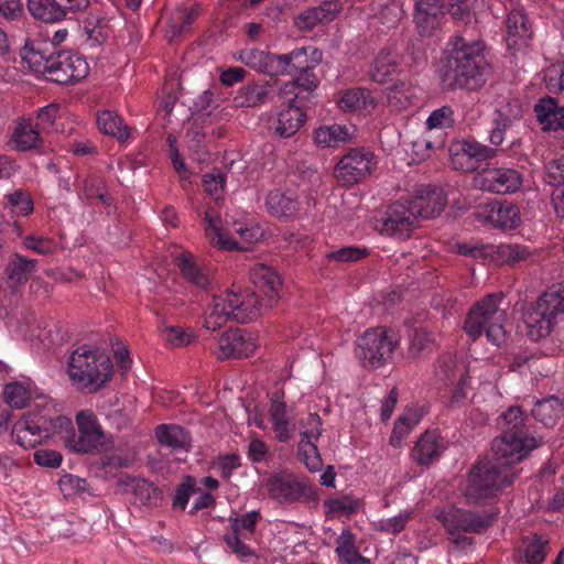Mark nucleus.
Returning <instances> with one entry per match:
<instances>
[{"label":"nucleus","mask_w":564,"mask_h":564,"mask_svg":"<svg viewBox=\"0 0 564 564\" xmlns=\"http://www.w3.org/2000/svg\"><path fill=\"white\" fill-rule=\"evenodd\" d=\"M444 63V80L449 86L477 90L487 80L489 63L484 54L485 45L478 40L454 35L448 42Z\"/></svg>","instance_id":"1"},{"label":"nucleus","mask_w":564,"mask_h":564,"mask_svg":"<svg viewBox=\"0 0 564 564\" xmlns=\"http://www.w3.org/2000/svg\"><path fill=\"white\" fill-rule=\"evenodd\" d=\"M501 434L492 442V453L511 462L522 460L531 451L543 443L542 436H535L528 424V416L518 405L509 406L499 417Z\"/></svg>","instance_id":"2"},{"label":"nucleus","mask_w":564,"mask_h":564,"mask_svg":"<svg viewBox=\"0 0 564 564\" xmlns=\"http://www.w3.org/2000/svg\"><path fill=\"white\" fill-rule=\"evenodd\" d=\"M508 457L501 458L492 453V458L477 462L469 470L464 496L469 503L489 499L506 486L513 482L517 473Z\"/></svg>","instance_id":"3"},{"label":"nucleus","mask_w":564,"mask_h":564,"mask_svg":"<svg viewBox=\"0 0 564 564\" xmlns=\"http://www.w3.org/2000/svg\"><path fill=\"white\" fill-rule=\"evenodd\" d=\"M503 299L502 292L490 293L469 308L464 322V330L471 340L478 339L485 332L487 339L495 346L505 343L507 333L503 323L507 313L500 306Z\"/></svg>","instance_id":"4"},{"label":"nucleus","mask_w":564,"mask_h":564,"mask_svg":"<svg viewBox=\"0 0 564 564\" xmlns=\"http://www.w3.org/2000/svg\"><path fill=\"white\" fill-rule=\"evenodd\" d=\"M112 368L107 355L86 345L74 350L68 359V375L73 384L88 393L97 392L110 380Z\"/></svg>","instance_id":"5"},{"label":"nucleus","mask_w":564,"mask_h":564,"mask_svg":"<svg viewBox=\"0 0 564 564\" xmlns=\"http://www.w3.org/2000/svg\"><path fill=\"white\" fill-rule=\"evenodd\" d=\"M260 313V302L256 294L227 291L214 297V304L205 318L204 326L216 330L228 319L245 324L256 319Z\"/></svg>","instance_id":"6"},{"label":"nucleus","mask_w":564,"mask_h":564,"mask_svg":"<svg viewBox=\"0 0 564 564\" xmlns=\"http://www.w3.org/2000/svg\"><path fill=\"white\" fill-rule=\"evenodd\" d=\"M76 423L78 433H75L73 424L69 431L66 429L57 431L66 447L79 454L99 453L106 448V435L91 411H80L76 415Z\"/></svg>","instance_id":"7"},{"label":"nucleus","mask_w":564,"mask_h":564,"mask_svg":"<svg viewBox=\"0 0 564 564\" xmlns=\"http://www.w3.org/2000/svg\"><path fill=\"white\" fill-rule=\"evenodd\" d=\"M495 518L494 513L487 511L475 512L458 508H452L437 516L456 545H470L473 539L465 536L464 533L480 534L492 525Z\"/></svg>","instance_id":"8"},{"label":"nucleus","mask_w":564,"mask_h":564,"mask_svg":"<svg viewBox=\"0 0 564 564\" xmlns=\"http://www.w3.org/2000/svg\"><path fill=\"white\" fill-rule=\"evenodd\" d=\"M264 486L269 497L281 505L302 502L316 507L319 501L314 486L299 480L294 474L289 471L272 474L265 480Z\"/></svg>","instance_id":"9"},{"label":"nucleus","mask_w":564,"mask_h":564,"mask_svg":"<svg viewBox=\"0 0 564 564\" xmlns=\"http://www.w3.org/2000/svg\"><path fill=\"white\" fill-rule=\"evenodd\" d=\"M72 427V420L64 415L46 417L44 415L29 414L15 422L11 437L22 447H35L43 440L56 434L58 429Z\"/></svg>","instance_id":"10"},{"label":"nucleus","mask_w":564,"mask_h":564,"mask_svg":"<svg viewBox=\"0 0 564 564\" xmlns=\"http://www.w3.org/2000/svg\"><path fill=\"white\" fill-rule=\"evenodd\" d=\"M397 341L384 327L370 328L356 341L355 354L366 368L377 369L391 359Z\"/></svg>","instance_id":"11"},{"label":"nucleus","mask_w":564,"mask_h":564,"mask_svg":"<svg viewBox=\"0 0 564 564\" xmlns=\"http://www.w3.org/2000/svg\"><path fill=\"white\" fill-rule=\"evenodd\" d=\"M417 224L408 199L390 204L381 217L376 218L375 228L389 237L409 238Z\"/></svg>","instance_id":"12"},{"label":"nucleus","mask_w":564,"mask_h":564,"mask_svg":"<svg viewBox=\"0 0 564 564\" xmlns=\"http://www.w3.org/2000/svg\"><path fill=\"white\" fill-rule=\"evenodd\" d=\"M376 165L372 152L364 148L351 149L338 161L334 175L343 185L351 186L370 175Z\"/></svg>","instance_id":"13"},{"label":"nucleus","mask_w":564,"mask_h":564,"mask_svg":"<svg viewBox=\"0 0 564 564\" xmlns=\"http://www.w3.org/2000/svg\"><path fill=\"white\" fill-rule=\"evenodd\" d=\"M88 72V63L83 56L70 51H58L51 56V64L45 78L65 85L85 78Z\"/></svg>","instance_id":"14"},{"label":"nucleus","mask_w":564,"mask_h":564,"mask_svg":"<svg viewBox=\"0 0 564 564\" xmlns=\"http://www.w3.org/2000/svg\"><path fill=\"white\" fill-rule=\"evenodd\" d=\"M451 162L455 170L464 173L475 172L484 162L496 156L497 151L475 140H460L451 149Z\"/></svg>","instance_id":"15"},{"label":"nucleus","mask_w":564,"mask_h":564,"mask_svg":"<svg viewBox=\"0 0 564 564\" xmlns=\"http://www.w3.org/2000/svg\"><path fill=\"white\" fill-rule=\"evenodd\" d=\"M90 0H28L30 13L44 22H58L85 11Z\"/></svg>","instance_id":"16"},{"label":"nucleus","mask_w":564,"mask_h":564,"mask_svg":"<svg viewBox=\"0 0 564 564\" xmlns=\"http://www.w3.org/2000/svg\"><path fill=\"white\" fill-rule=\"evenodd\" d=\"M475 183L482 191L508 194L521 187L522 175L518 170L510 167H490L479 172Z\"/></svg>","instance_id":"17"},{"label":"nucleus","mask_w":564,"mask_h":564,"mask_svg":"<svg viewBox=\"0 0 564 564\" xmlns=\"http://www.w3.org/2000/svg\"><path fill=\"white\" fill-rule=\"evenodd\" d=\"M256 349L250 334L241 328H230L218 339L216 356L218 359L248 357Z\"/></svg>","instance_id":"18"},{"label":"nucleus","mask_w":564,"mask_h":564,"mask_svg":"<svg viewBox=\"0 0 564 564\" xmlns=\"http://www.w3.org/2000/svg\"><path fill=\"white\" fill-rule=\"evenodd\" d=\"M408 202L417 220L420 217L429 219L438 216L447 204L443 189L430 185L417 189L415 196Z\"/></svg>","instance_id":"19"},{"label":"nucleus","mask_w":564,"mask_h":564,"mask_svg":"<svg viewBox=\"0 0 564 564\" xmlns=\"http://www.w3.org/2000/svg\"><path fill=\"white\" fill-rule=\"evenodd\" d=\"M444 15L442 0H415L414 22L421 34H431Z\"/></svg>","instance_id":"20"},{"label":"nucleus","mask_w":564,"mask_h":564,"mask_svg":"<svg viewBox=\"0 0 564 564\" xmlns=\"http://www.w3.org/2000/svg\"><path fill=\"white\" fill-rule=\"evenodd\" d=\"M251 282L260 288L268 301V306H272L279 299V291L282 285L281 276L276 271L263 263H257L250 269Z\"/></svg>","instance_id":"21"},{"label":"nucleus","mask_w":564,"mask_h":564,"mask_svg":"<svg viewBox=\"0 0 564 564\" xmlns=\"http://www.w3.org/2000/svg\"><path fill=\"white\" fill-rule=\"evenodd\" d=\"M445 449L444 443L436 431H426L415 443L411 453L419 465H429L436 460Z\"/></svg>","instance_id":"22"},{"label":"nucleus","mask_w":564,"mask_h":564,"mask_svg":"<svg viewBox=\"0 0 564 564\" xmlns=\"http://www.w3.org/2000/svg\"><path fill=\"white\" fill-rule=\"evenodd\" d=\"M534 113L543 131L564 129V106L552 97H543L534 106Z\"/></svg>","instance_id":"23"},{"label":"nucleus","mask_w":564,"mask_h":564,"mask_svg":"<svg viewBox=\"0 0 564 564\" xmlns=\"http://www.w3.org/2000/svg\"><path fill=\"white\" fill-rule=\"evenodd\" d=\"M305 120L306 113L291 101V105L278 115L272 129L281 138H290L299 131Z\"/></svg>","instance_id":"24"},{"label":"nucleus","mask_w":564,"mask_h":564,"mask_svg":"<svg viewBox=\"0 0 564 564\" xmlns=\"http://www.w3.org/2000/svg\"><path fill=\"white\" fill-rule=\"evenodd\" d=\"M536 303L554 325L564 321V284L550 286Z\"/></svg>","instance_id":"25"},{"label":"nucleus","mask_w":564,"mask_h":564,"mask_svg":"<svg viewBox=\"0 0 564 564\" xmlns=\"http://www.w3.org/2000/svg\"><path fill=\"white\" fill-rule=\"evenodd\" d=\"M37 260L28 259L23 256L15 254L6 268L9 288L17 293L20 285L29 280V275L35 272Z\"/></svg>","instance_id":"26"},{"label":"nucleus","mask_w":564,"mask_h":564,"mask_svg":"<svg viewBox=\"0 0 564 564\" xmlns=\"http://www.w3.org/2000/svg\"><path fill=\"white\" fill-rule=\"evenodd\" d=\"M199 14V6H194L191 9L180 7L176 8L169 20L166 36L170 42L189 33L192 25Z\"/></svg>","instance_id":"27"},{"label":"nucleus","mask_w":564,"mask_h":564,"mask_svg":"<svg viewBox=\"0 0 564 564\" xmlns=\"http://www.w3.org/2000/svg\"><path fill=\"white\" fill-rule=\"evenodd\" d=\"M563 412L564 403L555 395L538 400L531 410L532 416L546 427H553L562 417Z\"/></svg>","instance_id":"28"},{"label":"nucleus","mask_w":564,"mask_h":564,"mask_svg":"<svg viewBox=\"0 0 564 564\" xmlns=\"http://www.w3.org/2000/svg\"><path fill=\"white\" fill-rule=\"evenodd\" d=\"M338 105L344 111L370 112L376 108L377 100L369 89L358 87L347 89L339 98Z\"/></svg>","instance_id":"29"},{"label":"nucleus","mask_w":564,"mask_h":564,"mask_svg":"<svg viewBox=\"0 0 564 564\" xmlns=\"http://www.w3.org/2000/svg\"><path fill=\"white\" fill-rule=\"evenodd\" d=\"M268 212L278 218H290L297 214L300 204L293 194L272 191L265 198Z\"/></svg>","instance_id":"30"},{"label":"nucleus","mask_w":564,"mask_h":564,"mask_svg":"<svg viewBox=\"0 0 564 564\" xmlns=\"http://www.w3.org/2000/svg\"><path fill=\"white\" fill-rule=\"evenodd\" d=\"M399 68V56L398 53L390 46L383 47L379 51L376 56L371 70L370 77L373 82L382 84L388 78L397 73Z\"/></svg>","instance_id":"31"},{"label":"nucleus","mask_w":564,"mask_h":564,"mask_svg":"<svg viewBox=\"0 0 564 564\" xmlns=\"http://www.w3.org/2000/svg\"><path fill=\"white\" fill-rule=\"evenodd\" d=\"M425 414L423 406H411L398 417L394 423L392 434L390 436V444L393 447H399L403 438L413 430Z\"/></svg>","instance_id":"32"},{"label":"nucleus","mask_w":564,"mask_h":564,"mask_svg":"<svg viewBox=\"0 0 564 564\" xmlns=\"http://www.w3.org/2000/svg\"><path fill=\"white\" fill-rule=\"evenodd\" d=\"M205 234L209 242L221 250H236L238 243L220 227V217L217 213L207 210L204 216Z\"/></svg>","instance_id":"33"},{"label":"nucleus","mask_w":564,"mask_h":564,"mask_svg":"<svg viewBox=\"0 0 564 564\" xmlns=\"http://www.w3.org/2000/svg\"><path fill=\"white\" fill-rule=\"evenodd\" d=\"M42 143L40 132L33 127L30 119H21L11 135L10 144L17 151H28Z\"/></svg>","instance_id":"34"},{"label":"nucleus","mask_w":564,"mask_h":564,"mask_svg":"<svg viewBox=\"0 0 564 564\" xmlns=\"http://www.w3.org/2000/svg\"><path fill=\"white\" fill-rule=\"evenodd\" d=\"M524 324L528 336L534 341L546 337L555 326L538 303L524 314Z\"/></svg>","instance_id":"35"},{"label":"nucleus","mask_w":564,"mask_h":564,"mask_svg":"<svg viewBox=\"0 0 564 564\" xmlns=\"http://www.w3.org/2000/svg\"><path fill=\"white\" fill-rule=\"evenodd\" d=\"M175 264L177 265V268L180 269L184 279L187 282H189L200 289H205L209 285V283H210L209 273L205 269H203L196 264L192 254L180 253L175 258Z\"/></svg>","instance_id":"36"},{"label":"nucleus","mask_w":564,"mask_h":564,"mask_svg":"<svg viewBox=\"0 0 564 564\" xmlns=\"http://www.w3.org/2000/svg\"><path fill=\"white\" fill-rule=\"evenodd\" d=\"M406 357L410 359L425 358L435 348V337L424 328H413L409 332Z\"/></svg>","instance_id":"37"},{"label":"nucleus","mask_w":564,"mask_h":564,"mask_svg":"<svg viewBox=\"0 0 564 564\" xmlns=\"http://www.w3.org/2000/svg\"><path fill=\"white\" fill-rule=\"evenodd\" d=\"M507 44L509 47L518 46L520 41L525 42L531 37L530 25L525 14L518 9L509 12L506 20Z\"/></svg>","instance_id":"38"},{"label":"nucleus","mask_w":564,"mask_h":564,"mask_svg":"<svg viewBox=\"0 0 564 564\" xmlns=\"http://www.w3.org/2000/svg\"><path fill=\"white\" fill-rule=\"evenodd\" d=\"M494 254L500 264L518 265L533 261L531 249L519 243H501L496 247Z\"/></svg>","instance_id":"39"},{"label":"nucleus","mask_w":564,"mask_h":564,"mask_svg":"<svg viewBox=\"0 0 564 564\" xmlns=\"http://www.w3.org/2000/svg\"><path fill=\"white\" fill-rule=\"evenodd\" d=\"M356 535L349 529L343 530L337 539L336 553L344 564H370V560L362 556L356 545Z\"/></svg>","instance_id":"40"},{"label":"nucleus","mask_w":564,"mask_h":564,"mask_svg":"<svg viewBox=\"0 0 564 564\" xmlns=\"http://www.w3.org/2000/svg\"><path fill=\"white\" fill-rule=\"evenodd\" d=\"M351 139V133L346 126H323L315 130L314 141L318 147L337 148Z\"/></svg>","instance_id":"41"},{"label":"nucleus","mask_w":564,"mask_h":564,"mask_svg":"<svg viewBox=\"0 0 564 564\" xmlns=\"http://www.w3.org/2000/svg\"><path fill=\"white\" fill-rule=\"evenodd\" d=\"M269 98V86L248 83L242 86L234 98L237 107L252 108L263 105Z\"/></svg>","instance_id":"42"},{"label":"nucleus","mask_w":564,"mask_h":564,"mask_svg":"<svg viewBox=\"0 0 564 564\" xmlns=\"http://www.w3.org/2000/svg\"><path fill=\"white\" fill-rule=\"evenodd\" d=\"M155 435L161 445L187 451L191 446L188 433L180 425H159Z\"/></svg>","instance_id":"43"},{"label":"nucleus","mask_w":564,"mask_h":564,"mask_svg":"<svg viewBox=\"0 0 564 564\" xmlns=\"http://www.w3.org/2000/svg\"><path fill=\"white\" fill-rule=\"evenodd\" d=\"M54 54L55 52L47 53L46 48H42L35 44H25L21 50L20 56L33 73L45 77L51 64V56Z\"/></svg>","instance_id":"44"},{"label":"nucleus","mask_w":564,"mask_h":564,"mask_svg":"<svg viewBox=\"0 0 564 564\" xmlns=\"http://www.w3.org/2000/svg\"><path fill=\"white\" fill-rule=\"evenodd\" d=\"M488 218L502 229H513L521 223L518 206L507 202L494 204Z\"/></svg>","instance_id":"45"},{"label":"nucleus","mask_w":564,"mask_h":564,"mask_svg":"<svg viewBox=\"0 0 564 564\" xmlns=\"http://www.w3.org/2000/svg\"><path fill=\"white\" fill-rule=\"evenodd\" d=\"M97 124L102 133L117 138L119 141H126L130 135L122 118L113 111H100L97 117Z\"/></svg>","instance_id":"46"},{"label":"nucleus","mask_w":564,"mask_h":564,"mask_svg":"<svg viewBox=\"0 0 564 564\" xmlns=\"http://www.w3.org/2000/svg\"><path fill=\"white\" fill-rule=\"evenodd\" d=\"M404 15L403 6L400 0H389L379 4L375 19L382 26V31H389L398 26Z\"/></svg>","instance_id":"47"},{"label":"nucleus","mask_w":564,"mask_h":564,"mask_svg":"<svg viewBox=\"0 0 564 564\" xmlns=\"http://www.w3.org/2000/svg\"><path fill=\"white\" fill-rule=\"evenodd\" d=\"M436 376L445 386L455 384L468 378L466 367L456 362L451 356L438 359Z\"/></svg>","instance_id":"48"},{"label":"nucleus","mask_w":564,"mask_h":564,"mask_svg":"<svg viewBox=\"0 0 564 564\" xmlns=\"http://www.w3.org/2000/svg\"><path fill=\"white\" fill-rule=\"evenodd\" d=\"M388 104L397 110H403L413 105L416 98V89L411 84L398 82L389 88Z\"/></svg>","instance_id":"49"},{"label":"nucleus","mask_w":564,"mask_h":564,"mask_svg":"<svg viewBox=\"0 0 564 564\" xmlns=\"http://www.w3.org/2000/svg\"><path fill=\"white\" fill-rule=\"evenodd\" d=\"M322 53L317 48L299 47L293 50L294 75L313 70L321 62Z\"/></svg>","instance_id":"50"},{"label":"nucleus","mask_w":564,"mask_h":564,"mask_svg":"<svg viewBox=\"0 0 564 564\" xmlns=\"http://www.w3.org/2000/svg\"><path fill=\"white\" fill-rule=\"evenodd\" d=\"M360 500L351 495H344L338 498H329L324 501L327 514L349 517L358 511Z\"/></svg>","instance_id":"51"},{"label":"nucleus","mask_w":564,"mask_h":564,"mask_svg":"<svg viewBox=\"0 0 564 564\" xmlns=\"http://www.w3.org/2000/svg\"><path fill=\"white\" fill-rule=\"evenodd\" d=\"M272 53L260 51L258 48L243 50L239 54V59L248 67L269 75V65Z\"/></svg>","instance_id":"52"},{"label":"nucleus","mask_w":564,"mask_h":564,"mask_svg":"<svg viewBox=\"0 0 564 564\" xmlns=\"http://www.w3.org/2000/svg\"><path fill=\"white\" fill-rule=\"evenodd\" d=\"M318 86V79L316 75L313 73V70H310L307 73H301L295 76V78L289 83L285 84L282 91L283 93H291L293 88H297L299 91L295 94V97L291 100L294 102L296 99L302 98V94L305 91L307 94L313 93Z\"/></svg>","instance_id":"53"},{"label":"nucleus","mask_w":564,"mask_h":564,"mask_svg":"<svg viewBox=\"0 0 564 564\" xmlns=\"http://www.w3.org/2000/svg\"><path fill=\"white\" fill-rule=\"evenodd\" d=\"M455 123L456 120L454 109L448 105L433 110L425 122L429 130L451 129L455 126Z\"/></svg>","instance_id":"54"},{"label":"nucleus","mask_w":564,"mask_h":564,"mask_svg":"<svg viewBox=\"0 0 564 564\" xmlns=\"http://www.w3.org/2000/svg\"><path fill=\"white\" fill-rule=\"evenodd\" d=\"M132 488L135 502H139L140 505H155L156 501L162 498V491L145 479L134 481Z\"/></svg>","instance_id":"55"},{"label":"nucleus","mask_w":564,"mask_h":564,"mask_svg":"<svg viewBox=\"0 0 564 564\" xmlns=\"http://www.w3.org/2000/svg\"><path fill=\"white\" fill-rule=\"evenodd\" d=\"M4 401L14 409H22L30 401L29 390L20 382H10L3 389Z\"/></svg>","instance_id":"56"},{"label":"nucleus","mask_w":564,"mask_h":564,"mask_svg":"<svg viewBox=\"0 0 564 564\" xmlns=\"http://www.w3.org/2000/svg\"><path fill=\"white\" fill-rule=\"evenodd\" d=\"M403 62L411 68H419L426 64L427 57L424 50V43L421 39L409 40L405 46Z\"/></svg>","instance_id":"57"},{"label":"nucleus","mask_w":564,"mask_h":564,"mask_svg":"<svg viewBox=\"0 0 564 564\" xmlns=\"http://www.w3.org/2000/svg\"><path fill=\"white\" fill-rule=\"evenodd\" d=\"M83 192L87 199H99L104 205H111V197L105 192L104 181L98 176H88L83 182Z\"/></svg>","instance_id":"58"},{"label":"nucleus","mask_w":564,"mask_h":564,"mask_svg":"<svg viewBox=\"0 0 564 564\" xmlns=\"http://www.w3.org/2000/svg\"><path fill=\"white\" fill-rule=\"evenodd\" d=\"M546 540H542L540 536L534 535L525 541L523 555L528 564H542L545 560V546Z\"/></svg>","instance_id":"59"},{"label":"nucleus","mask_w":564,"mask_h":564,"mask_svg":"<svg viewBox=\"0 0 564 564\" xmlns=\"http://www.w3.org/2000/svg\"><path fill=\"white\" fill-rule=\"evenodd\" d=\"M299 452L302 454V460L310 471H318L323 466L317 446L313 442L301 440Z\"/></svg>","instance_id":"60"},{"label":"nucleus","mask_w":564,"mask_h":564,"mask_svg":"<svg viewBox=\"0 0 564 564\" xmlns=\"http://www.w3.org/2000/svg\"><path fill=\"white\" fill-rule=\"evenodd\" d=\"M6 197L15 213L21 215H29L33 212V200L30 193L26 191L19 188L6 195Z\"/></svg>","instance_id":"61"},{"label":"nucleus","mask_w":564,"mask_h":564,"mask_svg":"<svg viewBox=\"0 0 564 564\" xmlns=\"http://www.w3.org/2000/svg\"><path fill=\"white\" fill-rule=\"evenodd\" d=\"M260 518L259 511H250L243 516L239 517H230V529L235 533L242 534V531H246L249 535H252L256 530V524L258 519Z\"/></svg>","instance_id":"62"},{"label":"nucleus","mask_w":564,"mask_h":564,"mask_svg":"<svg viewBox=\"0 0 564 564\" xmlns=\"http://www.w3.org/2000/svg\"><path fill=\"white\" fill-rule=\"evenodd\" d=\"M544 82L551 93H564V64L550 66L545 72Z\"/></svg>","instance_id":"63"},{"label":"nucleus","mask_w":564,"mask_h":564,"mask_svg":"<svg viewBox=\"0 0 564 564\" xmlns=\"http://www.w3.org/2000/svg\"><path fill=\"white\" fill-rule=\"evenodd\" d=\"M545 180L554 186L564 185V155L549 161L545 166Z\"/></svg>","instance_id":"64"}]
</instances>
